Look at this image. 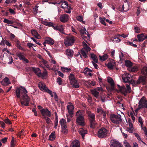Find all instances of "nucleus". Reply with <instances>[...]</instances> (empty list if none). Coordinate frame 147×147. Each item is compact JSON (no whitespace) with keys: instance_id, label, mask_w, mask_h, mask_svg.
<instances>
[{"instance_id":"nucleus-24","label":"nucleus","mask_w":147,"mask_h":147,"mask_svg":"<svg viewBox=\"0 0 147 147\" xmlns=\"http://www.w3.org/2000/svg\"><path fill=\"white\" fill-rule=\"evenodd\" d=\"M70 83L71 85H73V87L74 88H77L79 87V83L76 80L73 81V82H71Z\"/></svg>"},{"instance_id":"nucleus-51","label":"nucleus","mask_w":147,"mask_h":147,"mask_svg":"<svg viewBox=\"0 0 147 147\" xmlns=\"http://www.w3.org/2000/svg\"><path fill=\"white\" fill-rule=\"evenodd\" d=\"M100 20V23L104 25L105 26L106 25V24L104 21V20L101 17H100L99 18Z\"/></svg>"},{"instance_id":"nucleus-12","label":"nucleus","mask_w":147,"mask_h":147,"mask_svg":"<svg viewBox=\"0 0 147 147\" xmlns=\"http://www.w3.org/2000/svg\"><path fill=\"white\" fill-rule=\"evenodd\" d=\"M131 75L126 74L125 75H123L122 77L123 81L125 83L130 82L131 81L130 78H131Z\"/></svg>"},{"instance_id":"nucleus-55","label":"nucleus","mask_w":147,"mask_h":147,"mask_svg":"<svg viewBox=\"0 0 147 147\" xmlns=\"http://www.w3.org/2000/svg\"><path fill=\"white\" fill-rule=\"evenodd\" d=\"M138 122L140 123L141 126H142L143 125V121H142V117H139L138 118Z\"/></svg>"},{"instance_id":"nucleus-2","label":"nucleus","mask_w":147,"mask_h":147,"mask_svg":"<svg viewBox=\"0 0 147 147\" xmlns=\"http://www.w3.org/2000/svg\"><path fill=\"white\" fill-rule=\"evenodd\" d=\"M75 40V37L71 35H67L65 36V45L66 47L72 45Z\"/></svg>"},{"instance_id":"nucleus-13","label":"nucleus","mask_w":147,"mask_h":147,"mask_svg":"<svg viewBox=\"0 0 147 147\" xmlns=\"http://www.w3.org/2000/svg\"><path fill=\"white\" fill-rule=\"evenodd\" d=\"M65 5L66 6L65 7V12L70 13H71V10L72 9V8L71 7V5H69L66 1H65Z\"/></svg>"},{"instance_id":"nucleus-25","label":"nucleus","mask_w":147,"mask_h":147,"mask_svg":"<svg viewBox=\"0 0 147 147\" xmlns=\"http://www.w3.org/2000/svg\"><path fill=\"white\" fill-rule=\"evenodd\" d=\"M31 33L36 38L38 39H40V36L38 34L36 30H32Z\"/></svg>"},{"instance_id":"nucleus-28","label":"nucleus","mask_w":147,"mask_h":147,"mask_svg":"<svg viewBox=\"0 0 147 147\" xmlns=\"http://www.w3.org/2000/svg\"><path fill=\"white\" fill-rule=\"evenodd\" d=\"M55 132H52L49 136V139L51 141H53L55 139Z\"/></svg>"},{"instance_id":"nucleus-11","label":"nucleus","mask_w":147,"mask_h":147,"mask_svg":"<svg viewBox=\"0 0 147 147\" xmlns=\"http://www.w3.org/2000/svg\"><path fill=\"white\" fill-rule=\"evenodd\" d=\"M40 112L42 116H47L50 117L51 115V112L47 108L42 109L40 110Z\"/></svg>"},{"instance_id":"nucleus-43","label":"nucleus","mask_w":147,"mask_h":147,"mask_svg":"<svg viewBox=\"0 0 147 147\" xmlns=\"http://www.w3.org/2000/svg\"><path fill=\"white\" fill-rule=\"evenodd\" d=\"M82 49H84V50H85V51H86L87 53H88V52L90 51V48L87 45H86L84 47V48Z\"/></svg>"},{"instance_id":"nucleus-61","label":"nucleus","mask_w":147,"mask_h":147,"mask_svg":"<svg viewBox=\"0 0 147 147\" xmlns=\"http://www.w3.org/2000/svg\"><path fill=\"white\" fill-rule=\"evenodd\" d=\"M69 18L70 17L68 15L65 14V22H67L69 20Z\"/></svg>"},{"instance_id":"nucleus-26","label":"nucleus","mask_w":147,"mask_h":147,"mask_svg":"<svg viewBox=\"0 0 147 147\" xmlns=\"http://www.w3.org/2000/svg\"><path fill=\"white\" fill-rule=\"evenodd\" d=\"M117 86L118 87V89L120 92L123 93H124V92H126V89L124 86L121 87L119 85H117Z\"/></svg>"},{"instance_id":"nucleus-45","label":"nucleus","mask_w":147,"mask_h":147,"mask_svg":"<svg viewBox=\"0 0 147 147\" xmlns=\"http://www.w3.org/2000/svg\"><path fill=\"white\" fill-rule=\"evenodd\" d=\"M59 19L61 22H64V14L61 15L60 16Z\"/></svg>"},{"instance_id":"nucleus-44","label":"nucleus","mask_w":147,"mask_h":147,"mask_svg":"<svg viewBox=\"0 0 147 147\" xmlns=\"http://www.w3.org/2000/svg\"><path fill=\"white\" fill-rule=\"evenodd\" d=\"M121 40L119 38L117 37L116 36H114V38H113V40H112V41L113 42L115 41L116 42H119Z\"/></svg>"},{"instance_id":"nucleus-21","label":"nucleus","mask_w":147,"mask_h":147,"mask_svg":"<svg viewBox=\"0 0 147 147\" xmlns=\"http://www.w3.org/2000/svg\"><path fill=\"white\" fill-rule=\"evenodd\" d=\"M59 122L61 127V131L64 133V119L63 118L61 119Z\"/></svg>"},{"instance_id":"nucleus-20","label":"nucleus","mask_w":147,"mask_h":147,"mask_svg":"<svg viewBox=\"0 0 147 147\" xmlns=\"http://www.w3.org/2000/svg\"><path fill=\"white\" fill-rule=\"evenodd\" d=\"M45 42H47V44L51 45H53L54 43V40L50 37H47L46 38L45 40Z\"/></svg>"},{"instance_id":"nucleus-57","label":"nucleus","mask_w":147,"mask_h":147,"mask_svg":"<svg viewBox=\"0 0 147 147\" xmlns=\"http://www.w3.org/2000/svg\"><path fill=\"white\" fill-rule=\"evenodd\" d=\"M97 112L98 113H100L101 114H102L103 113H104V111L102 109L100 108H97Z\"/></svg>"},{"instance_id":"nucleus-62","label":"nucleus","mask_w":147,"mask_h":147,"mask_svg":"<svg viewBox=\"0 0 147 147\" xmlns=\"http://www.w3.org/2000/svg\"><path fill=\"white\" fill-rule=\"evenodd\" d=\"M134 128H131L130 127H127L126 128V130L127 131L129 132V133H132L133 130Z\"/></svg>"},{"instance_id":"nucleus-3","label":"nucleus","mask_w":147,"mask_h":147,"mask_svg":"<svg viewBox=\"0 0 147 147\" xmlns=\"http://www.w3.org/2000/svg\"><path fill=\"white\" fill-rule=\"evenodd\" d=\"M110 119L113 123L117 124H119L122 121L121 116L119 115L111 114L110 116Z\"/></svg>"},{"instance_id":"nucleus-42","label":"nucleus","mask_w":147,"mask_h":147,"mask_svg":"<svg viewBox=\"0 0 147 147\" xmlns=\"http://www.w3.org/2000/svg\"><path fill=\"white\" fill-rule=\"evenodd\" d=\"M16 144L14 143V138L12 137V139L11 142V147H14Z\"/></svg>"},{"instance_id":"nucleus-47","label":"nucleus","mask_w":147,"mask_h":147,"mask_svg":"<svg viewBox=\"0 0 147 147\" xmlns=\"http://www.w3.org/2000/svg\"><path fill=\"white\" fill-rule=\"evenodd\" d=\"M17 0H6L5 2L7 3V4H9L10 3H15L16 2Z\"/></svg>"},{"instance_id":"nucleus-14","label":"nucleus","mask_w":147,"mask_h":147,"mask_svg":"<svg viewBox=\"0 0 147 147\" xmlns=\"http://www.w3.org/2000/svg\"><path fill=\"white\" fill-rule=\"evenodd\" d=\"M142 83L143 84H145L146 83V78L145 76H141L139 77L137 80V84H140L141 83Z\"/></svg>"},{"instance_id":"nucleus-58","label":"nucleus","mask_w":147,"mask_h":147,"mask_svg":"<svg viewBox=\"0 0 147 147\" xmlns=\"http://www.w3.org/2000/svg\"><path fill=\"white\" fill-rule=\"evenodd\" d=\"M130 115L131 117V119L133 120V122L134 121H135V119L133 113L132 112L130 113Z\"/></svg>"},{"instance_id":"nucleus-32","label":"nucleus","mask_w":147,"mask_h":147,"mask_svg":"<svg viewBox=\"0 0 147 147\" xmlns=\"http://www.w3.org/2000/svg\"><path fill=\"white\" fill-rule=\"evenodd\" d=\"M108 82L110 83L111 86H112V89H113V86H115V84L114 82V81L112 79L110 78L108 79Z\"/></svg>"},{"instance_id":"nucleus-48","label":"nucleus","mask_w":147,"mask_h":147,"mask_svg":"<svg viewBox=\"0 0 147 147\" xmlns=\"http://www.w3.org/2000/svg\"><path fill=\"white\" fill-rule=\"evenodd\" d=\"M135 32L136 33H139L140 32V29L138 27H134Z\"/></svg>"},{"instance_id":"nucleus-29","label":"nucleus","mask_w":147,"mask_h":147,"mask_svg":"<svg viewBox=\"0 0 147 147\" xmlns=\"http://www.w3.org/2000/svg\"><path fill=\"white\" fill-rule=\"evenodd\" d=\"M115 64V62H114L113 63H111V62H109L106 65L109 69H113L114 68V66Z\"/></svg>"},{"instance_id":"nucleus-50","label":"nucleus","mask_w":147,"mask_h":147,"mask_svg":"<svg viewBox=\"0 0 147 147\" xmlns=\"http://www.w3.org/2000/svg\"><path fill=\"white\" fill-rule=\"evenodd\" d=\"M44 117L46 120V122L47 123L49 124L50 123L51 121L50 118L45 116Z\"/></svg>"},{"instance_id":"nucleus-37","label":"nucleus","mask_w":147,"mask_h":147,"mask_svg":"<svg viewBox=\"0 0 147 147\" xmlns=\"http://www.w3.org/2000/svg\"><path fill=\"white\" fill-rule=\"evenodd\" d=\"M38 75L39 77H44L46 76L47 75V71L46 70H45L42 73L40 72L39 73V74Z\"/></svg>"},{"instance_id":"nucleus-15","label":"nucleus","mask_w":147,"mask_h":147,"mask_svg":"<svg viewBox=\"0 0 147 147\" xmlns=\"http://www.w3.org/2000/svg\"><path fill=\"white\" fill-rule=\"evenodd\" d=\"M137 37L139 42L142 41L145 39H147V35H144L143 34L138 35Z\"/></svg>"},{"instance_id":"nucleus-22","label":"nucleus","mask_w":147,"mask_h":147,"mask_svg":"<svg viewBox=\"0 0 147 147\" xmlns=\"http://www.w3.org/2000/svg\"><path fill=\"white\" fill-rule=\"evenodd\" d=\"M91 92L92 94L96 98H98L99 96V93L98 92L96 89H94L91 90Z\"/></svg>"},{"instance_id":"nucleus-38","label":"nucleus","mask_w":147,"mask_h":147,"mask_svg":"<svg viewBox=\"0 0 147 147\" xmlns=\"http://www.w3.org/2000/svg\"><path fill=\"white\" fill-rule=\"evenodd\" d=\"M17 47L20 49L24 50V49L21 46L20 42L19 41H17L16 42Z\"/></svg>"},{"instance_id":"nucleus-53","label":"nucleus","mask_w":147,"mask_h":147,"mask_svg":"<svg viewBox=\"0 0 147 147\" xmlns=\"http://www.w3.org/2000/svg\"><path fill=\"white\" fill-rule=\"evenodd\" d=\"M128 124L129 125V127H131V128H133V124L131 123V120L130 119H129L128 120Z\"/></svg>"},{"instance_id":"nucleus-64","label":"nucleus","mask_w":147,"mask_h":147,"mask_svg":"<svg viewBox=\"0 0 147 147\" xmlns=\"http://www.w3.org/2000/svg\"><path fill=\"white\" fill-rule=\"evenodd\" d=\"M124 144L125 147H131L129 143L127 142L126 141H125H125L124 142Z\"/></svg>"},{"instance_id":"nucleus-39","label":"nucleus","mask_w":147,"mask_h":147,"mask_svg":"<svg viewBox=\"0 0 147 147\" xmlns=\"http://www.w3.org/2000/svg\"><path fill=\"white\" fill-rule=\"evenodd\" d=\"M3 22L5 23L10 24H13L14 23V21L9 20L6 18L4 19Z\"/></svg>"},{"instance_id":"nucleus-59","label":"nucleus","mask_w":147,"mask_h":147,"mask_svg":"<svg viewBox=\"0 0 147 147\" xmlns=\"http://www.w3.org/2000/svg\"><path fill=\"white\" fill-rule=\"evenodd\" d=\"M4 40L3 39V38L1 36H0V45H4V43L3 41Z\"/></svg>"},{"instance_id":"nucleus-23","label":"nucleus","mask_w":147,"mask_h":147,"mask_svg":"<svg viewBox=\"0 0 147 147\" xmlns=\"http://www.w3.org/2000/svg\"><path fill=\"white\" fill-rule=\"evenodd\" d=\"M31 70L33 71L39 77L38 75L39 74V73L41 72L39 68L32 67L31 68Z\"/></svg>"},{"instance_id":"nucleus-46","label":"nucleus","mask_w":147,"mask_h":147,"mask_svg":"<svg viewBox=\"0 0 147 147\" xmlns=\"http://www.w3.org/2000/svg\"><path fill=\"white\" fill-rule=\"evenodd\" d=\"M141 127H142V129H143L144 132L145 133V135L147 137V130L146 127H143L142 126Z\"/></svg>"},{"instance_id":"nucleus-5","label":"nucleus","mask_w":147,"mask_h":147,"mask_svg":"<svg viewBox=\"0 0 147 147\" xmlns=\"http://www.w3.org/2000/svg\"><path fill=\"white\" fill-rule=\"evenodd\" d=\"M47 25L49 26L52 27L55 30H58L62 33L63 34H64V31L63 29V26L61 25L54 26L53 23L50 22L47 23Z\"/></svg>"},{"instance_id":"nucleus-17","label":"nucleus","mask_w":147,"mask_h":147,"mask_svg":"<svg viewBox=\"0 0 147 147\" xmlns=\"http://www.w3.org/2000/svg\"><path fill=\"white\" fill-rule=\"evenodd\" d=\"M9 80L8 78L5 77L1 82V84L3 86H6L10 84V83Z\"/></svg>"},{"instance_id":"nucleus-1","label":"nucleus","mask_w":147,"mask_h":147,"mask_svg":"<svg viewBox=\"0 0 147 147\" xmlns=\"http://www.w3.org/2000/svg\"><path fill=\"white\" fill-rule=\"evenodd\" d=\"M15 93L18 98H20L21 95L23 97V101L21 103L23 106L28 105L30 98L27 94V91L25 88L22 86L17 88L15 90Z\"/></svg>"},{"instance_id":"nucleus-7","label":"nucleus","mask_w":147,"mask_h":147,"mask_svg":"<svg viewBox=\"0 0 147 147\" xmlns=\"http://www.w3.org/2000/svg\"><path fill=\"white\" fill-rule=\"evenodd\" d=\"M74 109V107L73 104L71 102L68 103L67 107V109L69 115V117L70 118H71L73 116Z\"/></svg>"},{"instance_id":"nucleus-54","label":"nucleus","mask_w":147,"mask_h":147,"mask_svg":"<svg viewBox=\"0 0 147 147\" xmlns=\"http://www.w3.org/2000/svg\"><path fill=\"white\" fill-rule=\"evenodd\" d=\"M106 88L109 92H111L112 91L114 90H115V86H113V89H112V86H111L110 87H106Z\"/></svg>"},{"instance_id":"nucleus-30","label":"nucleus","mask_w":147,"mask_h":147,"mask_svg":"<svg viewBox=\"0 0 147 147\" xmlns=\"http://www.w3.org/2000/svg\"><path fill=\"white\" fill-rule=\"evenodd\" d=\"M69 78L70 81V83L73 82V81H74L75 80H76L75 79L74 76V74H71L69 76Z\"/></svg>"},{"instance_id":"nucleus-6","label":"nucleus","mask_w":147,"mask_h":147,"mask_svg":"<svg viewBox=\"0 0 147 147\" xmlns=\"http://www.w3.org/2000/svg\"><path fill=\"white\" fill-rule=\"evenodd\" d=\"M89 117H90V127L94 128L96 124L95 121V115L94 113H90L89 115Z\"/></svg>"},{"instance_id":"nucleus-10","label":"nucleus","mask_w":147,"mask_h":147,"mask_svg":"<svg viewBox=\"0 0 147 147\" xmlns=\"http://www.w3.org/2000/svg\"><path fill=\"white\" fill-rule=\"evenodd\" d=\"M76 121L78 124L81 126H84V117L80 115L77 117Z\"/></svg>"},{"instance_id":"nucleus-16","label":"nucleus","mask_w":147,"mask_h":147,"mask_svg":"<svg viewBox=\"0 0 147 147\" xmlns=\"http://www.w3.org/2000/svg\"><path fill=\"white\" fill-rule=\"evenodd\" d=\"M80 143L78 140L73 141L71 144L70 147H80Z\"/></svg>"},{"instance_id":"nucleus-31","label":"nucleus","mask_w":147,"mask_h":147,"mask_svg":"<svg viewBox=\"0 0 147 147\" xmlns=\"http://www.w3.org/2000/svg\"><path fill=\"white\" fill-rule=\"evenodd\" d=\"M142 74L144 75H147V67L145 66L143 67L141 70Z\"/></svg>"},{"instance_id":"nucleus-34","label":"nucleus","mask_w":147,"mask_h":147,"mask_svg":"<svg viewBox=\"0 0 147 147\" xmlns=\"http://www.w3.org/2000/svg\"><path fill=\"white\" fill-rule=\"evenodd\" d=\"M100 60L101 61H104L106 60L108 57V55L107 54H105L102 56H99Z\"/></svg>"},{"instance_id":"nucleus-27","label":"nucleus","mask_w":147,"mask_h":147,"mask_svg":"<svg viewBox=\"0 0 147 147\" xmlns=\"http://www.w3.org/2000/svg\"><path fill=\"white\" fill-rule=\"evenodd\" d=\"M80 133L83 139H84L85 134H87V131L83 129H81V130H80Z\"/></svg>"},{"instance_id":"nucleus-63","label":"nucleus","mask_w":147,"mask_h":147,"mask_svg":"<svg viewBox=\"0 0 147 147\" xmlns=\"http://www.w3.org/2000/svg\"><path fill=\"white\" fill-rule=\"evenodd\" d=\"M71 71V70L70 68L65 67V72L68 73Z\"/></svg>"},{"instance_id":"nucleus-52","label":"nucleus","mask_w":147,"mask_h":147,"mask_svg":"<svg viewBox=\"0 0 147 147\" xmlns=\"http://www.w3.org/2000/svg\"><path fill=\"white\" fill-rule=\"evenodd\" d=\"M127 44L128 45H131L134 47H137V45H136L134 44H133L132 42H128L127 43Z\"/></svg>"},{"instance_id":"nucleus-41","label":"nucleus","mask_w":147,"mask_h":147,"mask_svg":"<svg viewBox=\"0 0 147 147\" xmlns=\"http://www.w3.org/2000/svg\"><path fill=\"white\" fill-rule=\"evenodd\" d=\"M131 71L133 72H136L138 70V68L136 67H132L130 69Z\"/></svg>"},{"instance_id":"nucleus-35","label":"nucleus","mask_w":147,"mask_h":147,"mask_svg":"<svg viewBox=\"0 0 147 147\" xmlns=\"http://www.w3.org/2000/svg\"><path fill=\"white\" fill-rule=\"evenodd\" d=\"M80 33L81 34L82 36H83L84 34H86L88 37H90V35L86 33V30L85 28L84 29H81L80 30Z\"/></svg>"},{"instance_id":"nucleus-19","label":"nucleus","mask_w":147,"mask_h":147,"mask_svg":"<svg viewBox=\"0 0 147 147\" xmlns=\"http://www.w3.org/2000/svg\"><path fill=\"white\" fill-rule=\"evenodd\" d=\"M38 87L40 89L43 91H44L47 88L45 84L44 83L42 82H40L38 84Z\"/></svg>"},{"instance_id":"nucleus-49","label":"nucleus","mask_w":147,"mask_h":147,"mask_svg":"<svg viewBox=\"0 0 147 147\" xmlns=\"http://www.w3.org/2000/svg\"><path fill=\"white\" fill-rule=\"evenodd\" d=\"M57 82L59 84L61 85L62 84V79L60 78L59 77L57 78Z\"/></svg>"},{"instance_id":"nucleus-60","label":"nucleus","mask_w":147,"mask_h":147,"mask_svg":"<svg viewBox=\"0 0 147 147\" xmlns=\"http://www.w3.org/2000/svg\"><path fill=\"white\" fill-rule=\"evenodd\" d=\"M130 83H131V84L134 86L136 85H137L138 84H137V81L136 82L134 80H131Z\"/></svg>"},{"instance_id":"nucleus-33","label":"nucleus","mask_w":147,"mask_h":147,"mask_svg":"<svg viewBox=\"0 0 147 147\" xmlns=\"http://www.w3.org/2000/svg\"><path fill=\"white\" fill-rule=\"evenodd\" d=\"M125 65L127 67H130L132 66V63L130 61L126 60L125 61Z\"/></svg>"},{"instance_id":"nucleus-18","label":"nucleus","mask_w":147,"mask_h":147,"mask_svg":"<svg viewBox=\"0 0 147 147\" xmlns=\"http://www.w3.org/2000/svg\"><path fill=\"white\" fill-rule=\"evenodd\" d=\"M65 52L66 55L69 57H71L74 55V51L72 50L69 49H67L66 50Z\"/></svg>"},{"instance_id":"nucleus-56","label":"nucleus","mask_w":147,"mask_h":147,"mask_svg":"<svg viewBox=\"0 0 147 147\" xmlns=\"http://www.w3.org/2000/svg\"><path fill=\"white\" fill-rule=\"evenodd\" d=\"M4 121L7 124H10L11 123L10 121L8 118L4 119Z\"/></svg>"},{"instance_id":"nucleus-36","label":"nucleus","mask_w":147,"mask_h":147,"mask_svg":"<svg viewBox=\"0 0 147 147\" xmlns=\"http://www.w3.org/2000/svg\"><path fill=\"white\" fill-rule=\"evenodd\" d=\"M16 55L19 58L20 60H23L24 59L23 53H17Z\"/></svg>"},{"instance_id":"nucleus-4","label":"nucleus","mask_w":147,"mask_h":147,"mask_svg":"<svg viewBox=\"0 0 147 147\" xmlns=\"http://www.w3.org/2000/svg\"><path fill=\"white\" fill-rule=\"evenodd\" d=\"M108 131L105 128L99 129L98 132L97 136L99 138H103L107 136Z\"/></svg>"},{"instance_id":"nucleus-9","label":"nucleus","mask_w":147,"mask_h":147,"mask_svg":"<svg viewBox=\"0 0 147 147\" xmlns=\"http://www.w3.org/2000/svg\"><path fill=\"white\" fill-rule=\"evenodd\" d=\"M110 145V147H123L119 142L115 140H111Z\"/></svg>"},{"instance_id":"nucleus-8","label":"nucleus","mask_w":147,"mask_h":147,"mask_svg":"<svg viewBox=\"0 0 147 147\" xmlns=\"http://www.w3.org/2000/svg\"><path fill=\"white\" fill-rule=\"evenodd\" d=\"M138 104L139 106L142 108H147V101L144 96L141 98Z\"/></svg>"},{"instance_id":"nucleus-40","label":"nucleus","mask_w":147,"mask_h":147,"mask_svg":"<svg viewBox=\"0 0 147 147\" xmlns=\"http://www.w3.org/2000/svg\"><path fill=\"white\" fill-rule=\"evenodd\" d=\"M87 53L85 51L84 49H82L81 51V53L82 55L85 58H86L87 57L86 53Z\"/></svg>"}]
</instances>
